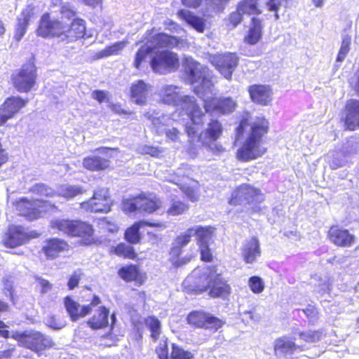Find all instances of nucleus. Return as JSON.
<instances>
[{"label": "nucleus", "mask_w": 359, "mask_h": 359, "mask_svg": "<svg viewBox=\"0 0 359 359\" xmlns=\"http://www.w3.org/2000/svg\"><path fill=\"white\" fill-rule=\"evenodd\" d=\"M346 109L345 125L347 129L353 130L359 128V100L348 101L346 104Z\"/></svg>", "instance_id": "nucleus-28"}, {"label": "nucleus", "mask_w": 359, "mask_h": 359, "mask_svg": "<svg viewBox=\"0 0 359 359\" xmlns=\"http://www.w3.org/2000/svg\"><path fill=\"white\" fill-rule=\"evenodd\" d=\"M257 0H244L238 6V10L244 14H259L261 11L257 7Z\"/></svg>", "instance_id": "nucleus-46"}, {"label": "nucleus", "mask_w": 359, "mask_h": 359, "mask_svg": "<svg viewBox=\"0 0 359 359\" xmlns=\"http://www.w3.org/2000/svg\"><path fill=\"white\" fill-rule=\"evenodd\" d=\"M330 241L341 247H349L355 242V236L348 230L332 226L328 232Z\"/></svg>", "instance_id": "nucleus-25"}, {"label": "nucleus", "mask_w": 359, "mask_h": 359, "mask_svg": "<svg viewBox=\"0 0 359 359\" xmlns=\"http://www.w3.org/2000/svg\"><path fill=\"white\" fill-rule=\"evenodd\" d=\"M304 312L306 316L310 320H316L318 315L317 308L311 304H308L306 308L302 310Z\"/></svg>", "instance_id": "nucleus-58"}, {"label": "nucleus", "mask_w": 359, "mask_h": 359, "mask_svg": "<svg viewBox=\"0 0 359 359\" xmlns=\"http://www.w3.org/2000/svg\"><path fill=\"white\" fill-rule=\"evenodd\" d=\"M68 247L69 245L65 241L58 238H53L47 242L46 245L43 246V250L48 257L54 258L59 253L67 250Z\"/></svg>", "instance_id": "nucleus-32"}, {"label": "nucleus", "mask_w": 359, "mask_h": 359, "mask_svg": "<svg viewBox=\"0 0 359 359\" xmlns=\"http://www.w3.org/2000/svg\"><path fill=\"white\" fill-rule=\"evenodd\" d=\"M178 15L198 32H203L205 24L201 18L195 16L190 11L181 10L178 12Z\"/></svg>", "instance_id": "nucleus-40"}, {"label": "nucleus", "mask_w": 359, "mask_h": 359, "mask_svg": "<svg viewBox=\"0 0 359 359\" xmlns=\"http://www.w3.org/2000/svg\"><path fill=\"white\" fill-rule=\"evenodd\" d=\"M111 316L112 319V325L115 321L114 314L111 316L109 313V310L104 306H100L96 309V311L89 317L86 321L87 326L92 330H101L108 327L109 326V317Z\"/></svg>", "instance_id": "nucleus-22"}, {"label": "nucleus", "mask_w": 359, "mask_h": 359, "mask_svg": "<svg viewBox=\"0 0 359 359\" xmlns=\"http://www.w3.org/2000/svg\"><path fill=\"white\" fill-rule=\"evenodd\" d=\"M50 206L51 205L48 201L39 199L28 201L23 198L16 203L18 214L25 217L29 220L39 218Z\"/></svg>", "instance_id": "nucleus-15"}, {"label": "nucleus", "mask_w": 359, "mask_h": 359, "mask_svg": "<svg viewBox=\"0 0 359 359\" xmlns=\"http://www.w3.org/2000/svg\"><path fill=\"white\" fill-rule=\"evenodd\" d=\"M201 250V258L204 262H210L212 258V255L210 252L208 245H202L199 246Z\"/></svg>", "instance_id": "nucleus-59"}, {"label": "nucleus", "mask_w": 359, "mask_h": 359, "mask_svg": "<svg viewBox=\"0 0 359 359\" xmlns=\"http://www.w3.org/2000/svg\"><path fill=\"white\" fill-rule=\"evenodd\" d=\"M189 208V205L182 201L176 196H171L166 213L171 216H178L185 213Z\"/></svg>", "instance_id": "nucleus-38"}, {"label": "nucleus", "mask_w": 359, "mask_h": 359, "mask_svg": "<svg viewBox=\"0 0 359 359\" xmlns=\"http://www.w3.org/2000/svg\"><path fill=\"white\" fill-rule=\"evenodd\" d=\"M112 201L109 190L102 188L95 191L93 196L88 201L81 203V208L86 211L107 213L111 210Z\"/></svg>", "instance_id": "nucleus-17"}, {"label": "nucleus", "mask_w": 359, "mask_h": 359, "mask_svg": "<svg viewBox=\"0 0 359 359\" xmlns=\"http://www.w3.org/2000/svg\"><path fill=\"white\" fill-rule=\"evenodd\" d=\"M31 191L33 193L39 194L41 196H44L48 197H52L55 195V192L51 188L48 187L46 185H44L43 184H38L33 186L31 189Z\"/></svg>", "instance_id": "nucleus-53"}, {"label": "nucleus", "mask_w": 359, "mask_h": 359, "mask_svg": "<svg viewBox=\"0 0 359 359\" xmlns=\"http://www.w3.org/2000/svg\"><path fill=\"white\" fill-rule=\"evenodd\" d=\"M65 25L58 20H51L50 14L45 13L41 18L36 32L43 38L57 37L65 41Z\"/></svg>", "instance_id": "nucleus-18"}, {"label": "nucleus", "mask_w": 359, "mask_h": 359, "mask_svg": "<svg viewBox=\"0 0 359 359\" xmlns=\"http://www.w3.org/2000/svg\"><path fill=\"white\" fill-rule=\"evenodd\" d=\"M250 290L255 294H259L264 290V283L258 276H252L249 279Z\"/></svg>", "instance_id": "nucleus-51"}, {"label": "nucleus", "mask_w": 359, "mask_h": 359, "mask_svg": "<svg viewBox=\"0 0 359 359\" xmlns=\"http://www.w3.org/2000/svg\"><path fill=\"white\" fill-rule=\"evenodd\" d=\"M208 61L227 80H231L232 74L239 63V57L235 53L211 54Z\"/></svg>", "instance_id": "nucleus-11"}, {"label": "nucleus", "mask_w": 359, "mask_h": 359, "mask_svg": "<svg viewBox=\"0 0 359 359\" xmlns=\"http://www.w3.org/2000/svg\"><path fill=\"white\" fill-rule=\"evenodd\" d=\"M26 104L27 100H22L20 97L7 98L0 106V126L4 125L8 119L13 118Z\"/></svg>", "instance_id": "nucleus-21"}, {"label": "nucleus", "mask_w": 359, "mask_h": 359, "mask_svg": "<svg viewBox=\"0 0 359 359\" xmlns=\"http://www.w3.org/2000/svg\"><path fill=\"white\" fill-rule=\"evenodd\" d=\"M150 65L155 73L165 74L175 72L179 67V58L176 53L169 50H155Z\"/></svg>", "instance_id": "nucleus-13"}, {"label": "nucleus", "mask_w": 359, "mask_h": 359, "mask_svg": "<svg viewBox=\"0 0 359 359\" xmlns=\"http://www.w3.org/2000/svg\"><path fill=\"white\" fill-rule=\"evenodd\" d=\"M65 41H74L84 36L86 32L85 21L80 18L74 19L70 26L65 24Z\"/></svg>", "instance_id": "nucleus-26"}, {"label": "nucleus", "mask_w": 359, "mask_h": 359, "mask_svg": "<svg viewBox=\"0 0 359 359\" xmlns=\"http://www.w3.org/2000/svg\"><path fill=\"white\" fill-rule=\"evenodd\" d=\"M119 277L126 282H134L135 285L140 286L145 280L144 273L140 271H118Z\"/></svg>", "instance_id": "nucleus-42"}, {"label": "nucleus", "mask_w": 359, "mask_h": 359, "mask_svg": "<svg viewBox=\"0 0 359 359\" xmlns=\"http://www.w3.org/2000/svg\"><path fill=\"white\" fill-rule=\"evenodd\" d=\"M29 21V17L27 14H25V13H22L18 18V23L15 28V33L14 36V39L17 41H20L21 39L24 36L27 27L28 25Z\"/></svg>", "instance_id": "nucleus-43"}, {"label": "nucleus", "mask_w": 359, "mask_h": 359, "mask_svg": "<svg viewBox=\"0 0 359 359\" xmlns=\"http://www.w3.org/2000/svg\"><path fill=\"white\" fill-rule=\"evenodd\" d=\"M51 226L69 236L81 237L86 245L92 241L93 228L86 222L58 218L51 222Z\"/></svg>", "instance_id": "nucleus-8"}, {"label": "nucleus", "mask_w": 359, "mask_h": 359, "mask_svg": "<svg viewBox=\"0 0 359 359\" xmlns=\"http://www.w3.org/2000/svg\"><path fill=\"white\" fill-rule=\"evenodd\" d=\"M249 93L251 99L261 105H267L271 101V90L268 86H252L249 88Z\"/></svg>", "instance_id": "nucleus-27"}, {"label": "nucleus", "mask_w": 359, "mask_h": 359, "mask_svg": "<svg viewBox=\"0 0 359 359\" xmlns=\"http://www.w3.org/2000/svg\"><path fill=\"white\" fill-rule=\"evenodd\" d=\"M83 167L92 171L105 170L110 165L109 160L97 156H88L83 161Z\"/></svg>", "instance_id": "nucleus-34"}, {"label": "nucleus", "mask_w": 359, "mask_h": 359, "mask_svg": "<svg viewBox=\"0 0 359 359\" xmlns=\"http://www.w3.org/2000/svg\"><path fill=\"white\" fill-rule=\"evenodd\" d=\"M193 229L194 236H196L199 246L202 245H208L210 241L212 238L214 228L212 226H195L191 228Z\"/></svg>", "instance_id": "nucleus-37"}, {"label": "nucleus", "mask_w": 359, "mask_h": 359, "mask_svg": "<svg viewBox=\"0 0 359 359\" xmlns=\"http://www.w3.org/2000/svg\"><path fill=\"white\" fill-rule=\"evenodd\" d=\"M36 67L32 60H29L11 76L14 88L20 93H28L36 82Z\"/></svg>", "instance_id": "nucleus-9"}, {"label": "nucleus", "mask_w": 359, "mask_h": 359, "mask_svg": "<svg viewBox=\"0 0 359 359\" xmlns=\"http://www.w3.org/2000/svg\"><path fill=\"white\" fill-rule=\"evenodd\" d=\"M261 254L259 241L252 238L246 241L242 249V256L246 263H252Z\"/></svg>", "instance_id": "nucleus-30"}, {"label": "nucleus", "mask_w": 359, "mask_h": 359, "mask_svg": "<svg viewBox=\"0 0 359 359\" xmlns=\"http://www.w3.org/2000/svg\"><path fill=\"white\" fill-rule=\"evenodd\" d=\"M127 41H119L111 46L106 47L104 49L96 53L95 59L98 60L103 57H107L111 55H119L123 48L126 46Z\"/></svg>", "instance_id": "nucleus-41"}, {"label": "nucleus", "mask_w": 359, "mask_h": 359, "mask_svg": "<svg viewBox=\"0 0 359 359\" xmlns=\"http://www.w3.org/2000/svg\"><path fill=\"white\" fill-rule=\"evenodd\" d=\"M192 236H194L193 229L189 228L180 234L172 243L170 255L174 266L182 267L191 260V257L179 258V256L182 252V249L190 242Z\"/></svg>", "instance_id": "nucleus-20"}, {"label": "nucleus", "mask_w": 359, "mask_h": 359, "mask_svg": "<svg viewBox=\"0 0 359 359\" xmlns=\"http://www.w3.org/2000/svg\"><path fill=\"white\" fill-rule=\"evenodd\" d=\"M184 68L186 79L194 86V92L200 98L210 97L214 85L209 69L191 57L185 58Z\"/></svg>", "instance_id": "nucleus-4"}, {"label": "nucleus", "mask_w": 359, "mask_h": 359, "mask_svg": "<svg viewBox=\"0 0 359 359\" xmlns=\"http://www.w3.org/2000/svg\"><path fill=\"white\" fill-rule=\"evenodd\" d=\"M351 42V36H349L348 35L343 36L341 47L337 57V62H341L344 60L348 53L350 50Z\"/></svg>", "instance_id": "nucleus-49"}, {"label": "nucleus", "mask_w": 359, "mask_h": 359, "mask_svg": "<svg viewBox=\"0 0 359 359\" xmlns=\"http://www.w3.org/2000/svg\"><path fill=\"white\" fill-rule=\"evenodd\" d=\"M269 123L263 117L255 119L243 118L237 128V135L248 133L246 140L237 153L236 157L242 161H250L261 157L266 151L263 146L262 137L268 131Z\"/></svg>", "instance_id": "nucleus-1"}, {"label": "nucleus", "mask_w": 359, "mask_h": 359, "mask_svg": "<svg viewBox=\"0 0 359 359\" xmlns=\"http://www.w3.org/2000/svg\"><path fill=\"white\" fill-rule=\"evenodd\" d=\"M15 346H11L0 351V359H11L15 353Z\"/></svg>", "instance_id": "nucleus-62"}, {"label": "nucleus", "mask_w": 359, "mask_h": 359, "mask_svg": "<svg viewBox=\"0 0 359 359\" xmlns=\"http://www.w3.org/2000/svg\"><path fill=\"white\" fill-rule=\"evenodd\" d=\"M60 13L62 15V18H66L71 19L76 15L75 11L72 8L69 4H65L60 8Z\"/></svg>", "instance_id": "nucleus-56"}, {"label": "nucleus", "mask_w": 359, "mask_h": 359, "mask_svg": "<svg viewBox=\"0 0 359 359\" xmlns=\"http://www.w3.org/2000/svg\"><path fill=\"white\" fill-rule=\"evenodd\" d=\"M114 252L118 256L133 259L135 256L134 248L128 244L120 243L114 249Z\"/></svg>", "instance_id": "nucleus-48"}, {"label": "nucleus", "mask_w": 359, "mask_h": 359, "mask_svg": "<svg viewBox=\"0 0 359 359\" xmlns=\"http://www.w3.org/2000/svg\"><path fill=\"white\" fill-rule=\"evenodd\" d=\"M193 353L185 351L183 347L180 346L175 343L171 344V352L170 358L171 359H194Z\"/></svg>", "instance_id": "nucleus-44"}, {"label": "nucleus", "mask_w": 359, "mask_h": 359, "mask_svg": "<svg viewBox=\"0 0 359 359\" xmlns=\"http://www.w3.org/2000/svg\"><path fill=\"white\" fill-rule=\"evenodd\" d=\"M146 39V43L140 46L135 55L133 65L137 69L140 68L147 56H150L151 59L156 49L163 47H174L178 43L176 37L163 33L154 35L149 33Z\"/></svg>", "instance_id": "nucleus-6"}, {"label": "nucleus", "mask_w": 359, "mask_h": 359, "mask_svg": "<svg viewBox=\"0 0 359 359\" xmlns=\"http://www.w3.org/2000/svg\"><path fill=\"white\" fill-rule=\"evenodd\" d=\"M300 337L302 338H305L306 340H310L311 341H314L318 340L321 338V332L316 330L313 331L311 333L305 334L302 332L300 333Z\"/></svg>", "instance_id": "nucleus-63"}, {"label": "nucleus", "mask_w": 359, "mask_h": 359, "mask_svg": "<svg viewBox=\"0 0 359 359\" xmlns=\"http://www.w3.org/2000/svg\"><path fill=\"white\" fill-rule=\"evenodd\" d=\"M170 182L179 186L180 189L190 201L194 202L199 199V194L198 191L193 187L182 185L181 180L180 179H177V180L171 179Z\"/></svg>", "instance_id": "nucleus-47"}, {"label": "nucleus", "mask_w": 359, "mask_h": 359, "mask_svg": "<svg viewBox=\"0 0 359 359\" xmlns=\"http://www.w3.org/2000/svg\"><path fill=\"white\" fill-rule=\"evenodd\" d=\"M132 100L137 104L142 105L147 102V86L142 80L134 83L130 88Z\"/></svg>", "instance_id": "nucleus-33"}, {"label": "nucleus", "mask_w": 359, "mask_h": 359, "mask_svg": "<svg viewBox=\"0 0 359 359\" xmlns=\"http://www.w3.org/2000/svg\"><path fill=\"white\" fill-rule=\"evenodd\" d=\"M327 161L333 170L338 169L344 165V161L341 158V154L337 152L328 154L326 156Z\"/></svg>", "instance_id": "nucleus-50"}, {"label": "nucleus", "mask_w": 359, "mask_h": 359, "mask_svg": "<svg viewBox=\"0 0 359 359\" xmlns=\"http://www.w3.org/2000/svg\"><path fill=\"white\" fill-rule=\"evenodd\" d=\"M263 200L264 196L260 190L248 184H243L232 193L229 203L231 205H236L237 204L261 203Z\"/></svg>", "instance_id": "nucleus-19"}, {"label": "nucleus", "mask_w": 359, "mask_h": 359, "mask_svg": "<svg viewBox=\"0 0 359 359\" xmlns=\"http://www.w3.org/2000/svg\"><path fill=\"white\" fill-rule=\"evenodd\" d=\"M83 192L81 187L74 185H63L58 189V194L66 198H72Z\"/></svg>", "instance_id": "nucleus-45"}, {"label": "nucleus", "mask_w": 359, "mask_h": 359, "mask_svg": "<svg viewBox=\"0 0 359 359\" xmlns=\"http://www.w3.org/2000/svg\"><path fill=\"white\" fill-rule=\"evenodd\" d=\"M93 97L99 102H102L107 97V93L102 90H95L92 93Z\"/></svg>", "instance_id": "nucleus-64"}, {"label": "nucleus", "mask_w": 359, "mask_h": 359, "mask_svg": "<svg viewBox=\"0 0 359 359\" xmlns=\"http://www.w3.org/2000/svg\"><path fill=\"white\" fill-rule=\"evenodd\" d=\"M215 88H212L210 97L203 96L204 107L206 112H215L221 114L232 113L237 106L236 102L231 97H215Z\"/></svg>", "instance_id": "nucleus-16"}, {"label": "nucleus", "mask_w": 359, "mask_h": 359, "mask_svg": "<svg viewBox=\"0 0 359 359\" xmlns=\"http://www.w3.org/2000/svg\"><path fill=\"white\" fill-rule=\"evenodd\" d=\"M82 273L74 272L72 275L69 278L67 285L69 289L73 290L78 286L79 280H81Z\"/></svg>", "instance_id": "nucleus-60"}, {"label": "nucleus", "mask_w": 359, "mask_h": 359, "mask_svg": "<svg viewBox=\"0 0 359 359\" xmlns=\"http://www.w3.org/2000/svg\"><path fill=\"white\" fill-rule=\"evenodd\" d=\"M297 348L299 346L295 342L288 340L286 337L278 338L274 342V351L280 352L285 355H292Z\"/></svg>", "instance_id": "nucleus-35"}, {"label": "nucleus", "mask_w": 359, "mask_h": 359, "mask_svg": "<svg viewBox=\"0 0 359 359\" xmlns=\"http://www.w3.org/2000/svg\"><path fill=\"white\" fill-rule=\"evenodd\" d=\"M263 25L260 19L252 18L244 42L250 45L257 44L262 37Z\"/></svg>", "instance_id": "nucleus-29"}, {"label": "nucleus", "mask_w": 359, "mask_h": 359, "mask_svg": "<svg viewBox=\"0 0 359 359\" xmlns=\"http://www.w3.org/2000/svg\"><path fill=\"white\" fill-rule=\"evenodd\" d=\"M11 337L20 343L21 346L36 353L38 356L42 355L55 345L51 337L38 331L15 332Z\"/></svg>", "instance_id": "nucleus-7"}, {"label": "nucleus", "mask_w": 359, "mask_h": 359, "mask_svg": "<svg viewBox=\"0 0 359 359\" xmlns=\"http://www.w3.org/2000/svg\"><path fill=\"white\" fill-rule=\"evenodd\" d=\"M155 353L157 354L158 359H169L168 341L167 338L160 341L158 345L156 346Z\"/></svg>", "instance_id": "nucleus-52"}, {"label": "nucleus", "mask_w": 359, "mask_h": 359, "mask_svg": "<svg viewBox=\"0 0 359 359\" xmlns=\"http://www.w3.org/2000/svg\"><path fill=\"white\" fill-rule=\"evenodd\" d=\"M163 134H165L168 140L172 142H177L180 140V137L181 135L180 130L175 127H172L170 128L167 127Z\"/></svg>", "instance_id": "nucleus-54"}, {"label": "nucleus", "mask_w": 359, "mask_h": 359, "mask_svg": "<svg viewBox=\"0 0 359 359\" xmlns=\"http://www.w3.org/2000/svg\"><path fill=\"white\" fill-rule=\"evenodd\" d=\"M102 304V300L97 294H93L90 303L83 305L81 307L78 302L74 300L69 296L64 299V305L70 316L71 320L77 321L78 320L90 314L93 309Z\"/></svg>", "instance_id": "nucleus-14"}, {"label": "nucleus", "mask_w": 359, "mask_h": 359, "mask_svg": "<svg viewBox=\"0 0 359 359\" xmlns=\"http://www.w3.org/2000/svg\"><path fill=\"white\" fill-rule=\"evenodd\" d=\"M205 114L203 113V116ZM191 122H193L191 121ZM203 123V118H202V123ZM193 126L187 125L186 132L188 136L191 138V142L194 141L195 137H198L201 142V145L208 151L212 152L215 155H219L225 151V149L217 140L220 137L223 132V127L222 124L217 120H212L207 126L204 131L197 136L198 132V124L192 123Z\"/></svg>", "instance_id": "nucleus-5"}, {"label": "nucleus", "mask_w": 359, "mask_h": 359, "mask_svg": "<svg viewBox=\"0 0 359 359\" xmlns=\"http://www.w3.org/2000/svg\"><path fill=\"white\" fill-rule=\"evenodd\" d=\"M144 116L151 122L153 129L158 135L163 134L165 128L172 122V119L168 115L156 110H149Z\"/></svg>", "instance_id": "nucleus-24"}, {"label": "nucleus", "mask_w": 359, "mask_h": 359, "mask_svg": "<svg viewBox=\"0 0 359 359\" xmlns=\"http://www.w3.org/2000/svg\"><path fill=\"white\" fill-rule=\"evenodd\" d=\"M186 321L195 329L217 331L224 325V321L204 310H194L186 316Z\"/></svg>", "instance_id": "nucleus-10"}, {"label": "nucleus", "mask_w": 359, "mask_h": 359, "mask_svg": "<svg viewBox=\"0 0 359 359\" xmlns=\"http://www.w3.org/2000/svg\"><path fill=\"white\" fill-rule=\"evenodd\" d=\"M148 225L150 226H158L157 224L149 223L146 222H139L135 223L132 226L128 228L125 232V238L128 242L135 244L140 241V229L142 226Z\"/></svg>", "instance_id": "nucleus-36"}, {"label": "nucleus", "mask_w": 359, "mask_h": 359, "mask_svg": "<svg viewBox=\"0 0 359 359\" xmlns=\"http://www.w3.org/2000/svg\"><path fill=\"white\" fill-rule=\"evenodd\" d=\"M184 286L189 294L200 295L207 292L212 299H226L231 293V287L226 280L212 271L199 274L192 272L186 277Z\"/></svg>", "instance_id": "nucleus-2"}, {"label": "nucleus", "mask_w": 359, "mask_h": 359, "mask_svg": "<svg viewBox=\"0 0 359 359\" xmlns=\"http://www.w3.org/2000/svg\"><path fill=\"white\" fill-rule=\"evenodd\" d=\"M28 236L21 226L12 225L5 233L2 243L7 248H15L26 243Z\"/></svg>", "instance_id": "nucleus-23"}, {"label": "nucleus", "mask_w": 359, "mask_h": 359, "mask_svg": "<svg viewBox=\"0 0 359 359\" xmlns=\"http://www.w3.org/2000/svg\"><path fill=\"white\" fill-rule=\"evenodd\" d=\"M244 13L242 11L238 10V7L237 8L236 11L233 12L229 15V22L232 25V27L234 28L236 27L238 24L241 22L243 20V15Z\"/></svg>", "instance_id": "nucleus-55"}, {"label": "nucleus", "mask_w": 359, "mask_h": 359, "mask_svg": "<svg viewBox=\"0 0 359 359\" xmlns=\"http://www.w3.org/2000/svg\"><path fill=\"white\" fill-rule=\"evenodd\" d=\"M283 0H269L266 5L269 8V10L273 12H275V18L276 20L279 19V15L278 14L279 6L282 4V1Z\"/></svg>", "instance_id": "nucleus-61"}, {"label": "nucleus", "mask_w": 359, "mask_h": 359, "mask_svg": "<svg viewBox=\"0 0 359 359\" xmlns=\"http://www.w3.org/2000/svg\"><path fill=\"white\" fill-rule=\"evenodd\" d=\"M140 153L143 154H149L151 156H158L162 153V149L152 146H144L140 149Z\"/></svg>", "instance_id": "nucleus-57"}, {"label": "nucleus", "mask_w": 359, "mask_h": 359, "mask_svg": "<svg viewBox=\"0 0 359 359\" xmlns=\"http://www.w3.org/2000/svg\"><path fill=\"white\" fill-rule=\"evenodd\" d=\"M180 88L174 85H165L158 91L161 102L179 107L195 124H201L203 112L193 96L181 95Z\"/></svg>", "instance_id": "nucleus-3"}, {"label": "nucleus", "mask_w": 359, "mask_h": 359, "mask_svg": "<svg viewBox=\"0 0 359 359\" xmlns=\"http://www.w3.org/2000/svg\"><path fill=\"white\" fill-rule=\"evenodd\" d=\"M162 201L155 195L150 194L148 196L141 195L135 198L125 200L123 203V209L127 212L152 213L162 207Z\"/></svg>", "instance_id": "nucleus-12"}, {"label": "nucleus", "mask_w": 359, "mask_h": 359, "mask_svg": "<svg viewBox=\"0 0 359 359\" xmlns=\"http://www.w3.org/2000/svg\"><path fill=\"white\" fill-rule=\"evenodd\" d=\"M144 324L150 331V338L157 341L161 334V322L157 317L150 316L144 318Z\"/></svg>", "instance_id": "nucleus-39"}, {"label": "nucleus", "mask_w": 359, "mask_h": 359, "mask_svg": "<svg viewBox=\"0 0 359 359\" xmlns=\"http://www.w3.org/2000/svg\"><path fill=\"white\" fill-rule=\"evenodd\" d=\"M230 0H182L183 5L190 8H198L203 2L208 8L215 11H223Z\"/></svg>", "instance_id": "nucleus-31"}]
</instances>
